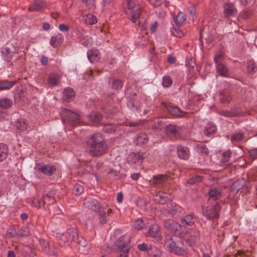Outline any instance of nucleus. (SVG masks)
<instances>
[{"mask_svg": "<svg viewBox=\"0 0 257 257\" xmlns=\"http://www.w3.org/2000/svg\"><path fill=\"white\" fill-rule=\"evenodd\" d=\"M13 105V101L10 98H2L0 99V107L3 109H8Z\"/></svg>", "mask_w": 257, "mask_h": 257, "instance_id": "nucleus-30", "label": "nucleus"}, {"mask_svg": "<svg viewBox=\"0 0 257 257\" xmlns=\"http://www.w3.org/2000/svg\"><path fill=\"white\" fill-rule=\"evenodd\" d=\"M199 238V236L197 234L195 235H190L186 239V241L190 245L195 244Z\"/></svg>", "mask_w": 257, "mask_h": 257, "instance_id": "nucleus-43", "label": "nucleus"}, {"mask_svg": "<svg viewBox=\"0 0 257 257\" xmlns=\"http://www.w3.org/2000/svg\"><path fill=\"white\" fill-rule=\"evenodd\" d=\"M123 200V194L122 193L119 192L117 195V201L118 203H121Z\"/></svg>", "mask_w": 257, "mask_h": 257, "instance_id": "nucleus-60", "label": "nucleus"}, {"mask_svg": "<svg viewBox=\"0 0 257 257\" xmlns=\"http://www.w3.org/2000/svg\"><path fill=\"white\" fill-rule=\"evenodd\" d=\"M173 196L171 193H167L162 191H158L154 197L155 202L164 204L173 199Z\"/></svg>", "mask_w": 257, "mask_h": 257, "instance_id": "nucleus-8", "label": "nucleus"}, {"mask_svg": "<svg viewBox=\"0 0 257 257\" xmlns=\"http://www.w3.org/2000/svg\"><path fill=\"white\" fill-rule=\"evenodd\" d=\"M61 76L60 75L56 73H51L48 77V83L51 86H57L60 83Z\"/></svg>", "mask_w": 257, "mask_h": 257, "instance_id": "nucleus-14", "label": "nucleus"}, {"mask_svg": "<svg viewBox=\"0 0 257 257\" xmlns=\"http://www.w3.org/2000/svg\"><path fill=\"white\" fill-rule=\"evenodd\" d=\"M165 246L170 252L178 255H184L187 253L186 245L180 240H174L170 236H167L165 240Z\"/></svg>", "mask_w": 257, "mask_h": 257, "instance_id": "nucleus-2", "label": "nucleus"}, {"mask_svg": "<svg viewBox=\"0 0 257 257\" xmlns=\"http://www.w3.org/2000/svg\"><path fill=\"white\" fill-rule=\"evenodd\" d=\"M160 227L158 224H154L152 225L148 231L146 233L147 237H151L153 238L160 237V234L159 233Z\"/></svg>", "mask_w": 257, "mask_h": 257, "instance_id": "nucleus-13", "label": "nucleus"}, {"mask_svg": "<svg viewBox=\"0 0 257 257\" xmlns=\"http://www.w3.org/2000/svg\"><path fill=\"white\" fill-rule=\"evenodd\" d=\"M231 156V152L230 150H227L223 152L220 158V162L221 163H226L228 162Z\"/></svg>", "mask_w": 257, "mask_h": 257, "instance_id": "nucleus-40", "label": "nucleus"}, {"mask_svg": "<svg viewBox=\"0 0 257 257\" xmlns=\"http://www.w3.org/2000/svg\"><path fill=\"white\" fill-rule=\"evenodd\" d=\"M35 169L37 171L42 172L48 176H51L55 170L52 166L44 164L42 165H38L37 166H36Z\"/></svg>", "mask_w": 257, "mask_h": 257, "instance_id": "nucleus-11", "label": "nucleus"}, {"mask_svg": "<svg viewBox=\"0 0 257 257\" xmlns=\"http://www.w3.org/2000/svg\"><path fill=\"white\" fill-rule=\"evenodd\" d=\"M141 124V121H134V122H130L128 123V124H126V125H128L130 127L132 126H136L139 125V124Z\"/></svg>", "mask_w": 257, "mask_h": 257, "instance_id": "nucleus-59", "label": "nucleus"}, {"mask_svg": "<svg viewBox=\"0 0 257 257\" xmlns=\"http://www.w3.org/2000/svg\"><path fill=\"white\" fill-rule=\"evenodd\" d=\"M197 150L198 152L202 156H206L209 153L208 149L204 145L198 146Z\"/></svg>", "mask_w": 257, "mask_h": 257, "instance_id": "nucleus-46", "label": "nucleus"}, {"mask_svg": "<svg viewBox=\"0 0 257 257\" xmlns=\"http://www.w3.org/2000/svg\"><path fill=\"white\" fill-rule=\"evenodd\" d=\"M167 59L168 61L171 64L174 63L175 61V58L171 55H169L168 56Z\"/></svg>", "mask_w": 257, "mask_h": 257, "instance_id": "nucleus-61", "label": "nucleus"}, {"mask_svg": "<svg viewBox=\"0 0 257 257\" xmlns=\"http://www.w3.org/2000/svg\"><path fill=\"white\" fill-rule=\"evenodd\" d=\"M239 113V111L236 109H231L229 110H222L220 112L221 115L225 117H233L237 115Z\"/></svg>", "mask_w": 257, "mask_h": 257, "instance_id": "nucleus-36", "label": "nucleus"}, {"mask_svg": "<svg viewBox=\"0 0 257 257\" xmlns=\"http://www.w3.org/2000/svg\"><path fill=\"white\" fill-rule=\"evenodd\" d=\"M247 69L248 72L252 73L255 72V66L253 61L251 60L247 61Z\"/></svg>", "mask_w": 257, "mask_h": 257, "instance_id": "nucleus-49", "label": "nucleus"}, {"mask_svg": "<svg viewBox=\"0 0 257 257\" xmlns=\"http://www.w3.org/2000/svg\"><path fill=\"white\" fill-rule=\"evenodd\" d=\"M84 205L88 209L96 212L98 211L100 209V204L95 199H88L84 202Z\"/></svg>", "mask_w": 257, "mask_h": 257, "instance_id": "nucleus-12", "label": "nucleus"}, {"mask_svg": "<svg viewBox=\"0 0 257 257\" xmlns=\"http://www.w3.org/2000/svg\"><path fill=\"white\" fill-rule=\"evenodd\" d=\"M167 208H164L165 210L169 214H173L174 211L176 209L174 208L173 204L172 203H169L167 204Z\"/></svg>", "mask_w": 257, "mask_h": 257, "instance_id": "nucleus-53", "label": "nucleus"}, {"mask_svg": "<svg viewBox=\"0 0 257 257\" xmlns=\"http://www.w3.org/2000/svg\"><path fill=\"white\" fill-rule=\"evenodd\" d=\"M172 84V80L170 76L166 75L162 78V85L165 87H170Z\"/></svg>", "mask_w": 257, "mask_h": 257, "instance_id": "nucleus-42", "label": "nucleus"}, {"mask_svg": "<svg viewBox=\"0 0 257 257\" xmlns=\"http://www.w3.org/2000/svg\"><path fill=\"white\" fill-rule=\"evenodd\" d=\"M186 15L182 12H179L174 21L177 26H179L183 25L186 21Z\"/></svg>", "mask_w": 257, "mask_h": 257, "instance_id": "nucleus-33", "label": "nucleus"}, {"mask_svg": "<svg viewBox=\"0 0 257 257\" xmlns=\"http://www.w3.org/2000/svg\"><path fill=\"white\" fill-rule=\"evenodd\" d=\"M223 58L222 53L220 52L216 53L214 57V61L215 65L223 63Z\"/></svg>", "mask_w": 257, "mask_h": 257, "instance_id": "nucleus-44", "label": "nucleus"}, {"mask_svg": "<svg viewBox=\"0 0 257 257\" xmlns=\"http://www.w3.org/2000/svg\"><path fill=\"white\" fill-rule=\"evenodd\" d=\"M111 212V209H108L107 211L103 210L98 214L99 222L101 224H104L109 220V214Z\"/></svg>", "mask_w": 257, "mask_h": 257, "instance_id": "nucleus-21", "label": "nucleus"}, {"mask_svg": "<svg viewBox=\"0 0 257 257\" xmlns=\"http://www.w3.org/2000/svg\"><path fill=\"white\" fill-rule=\"evenodd\" d=\"M137 247L141 251H146L148 249V245L145 243H139L137 245Z\"/></svg>", "mask_w": 257, "mask_h": 257, "instance_id": "nucleus-55", "label": "nucleus"}, {"mask_svg": "<svg viewBox=\"0 0 257 257\" xmlns=\"http://www.w3.org/2000/svg\"><path fill=\"white\" fill-rule=\"evenodd\" d=\"M166 108L172 114L177 116L182 117L184 115V113L182 112L179 108L172 105L171 104H168L166 105Z\"/></svg>", "mask_w": 257, "mask_h": 257, "instance_id": "nucleus-24", "label": "nucleus"}, {"mask_svg": "<svg viewBox=\"0 0 257 257\" xmlns=\"http://www.w3.org/2000/svg\"><path fill=\"white\" fill-rule=\"evenodd\" d=\"M126 235H122L118 238L116 242V246L118 247L120 257H128V253L130 250L128 238L125 240Z\"/></svg>", "mask_w": 257, "mask_h": 257, "instance_id": "nucleus-5", "label": "nucleus"}, {"mask_svg": "<svg viewBox=\"0 0 257 257\" xmlns=\"http://www.w3.org/2000/svg\"><path fill=\"white\" fill-rule=\"evenodd\" d=\"M84 191V188L82 186L78 184H75L73 188V193L76 196L81 195Z\"/></svg>", "mask_w": 257, "mask_h": 257, "instance_id": "nucleus-41", "label": "nucleus"}, {"mask_svg": "<svg viewBox=\"0 0 257 257\" xmlns=\"http://www.w3.org/2000/svg\"><path fill=\"white\" fill-rule=\"evenodd\" d=\"M143 159V155L140 153H132L130 154L128 158L129 163L131 164H141Z\"/></svg>", "mask_w": 257, "mask_h": 257, "instance_id": "nucleus-15", "label": "nucleus"}, {"mask_svg": "<svg viewBox=\"0 0 257 257\" xmlns=\"http://www.w3.org/2000/svg\"><path fill=\"white\" fill-rule=\"evenodd\" d=\"M64 95L67 101H71L74 98L75 93L72 88H66L64 91Z\"/></svg>", "mask_w": 257, "mask_h": 257, "instance_id": "nucleus-31", "label": "nucleus"}, {"mask_svg": "<svg viewBox=\"0 0 257 257\" xmlns=\"http://www.w3.org/2000/svg\"><path fill=\"white\" fill-rule=\"evenodd\" d=\"M28 123L25 118H21L16 122V127L21 131H24L27 128Z\"/></svg>", "mask_w": 257, "mask_h": 257, "instance_id": "nucleus-32", "label": "nucleus"}, {"mask_svg": "<svg viewBox=\"0 0 257 257\" xmlns=\"http://www.w3.org/2000/svg\"><path fill=\"white\" fill-rule=\"evenodd\" d=\"M57 237H59L64 242L73 241L77 242L81 246H85V240L80 235L77 230L75 228H69L65 234H57Z\"/></svg>", "mask_w": 257, "mask_h": 257, "instance_id": "nucleus-3", "label": "nucleus"}, {"mask_svg": "<svg viewBox=\"0 0 257 257\" xmlns=\"http://www.w3.org/2000/svg\"><path fill=\"white\" fill-rule=\"evenodd\" d=\"M217 128L215 124L212 122L208 123L205 126L204 133L205 136L210 137L215 133Z\"/></svg>", "mask_w": 257, "mask_h": 257, "instance_id": "nucleus-25", "label": "nucleus"}, {"mask_svg": "<svg viewBox=\"0 0 257 257\" xmlns=\"http://www.w3.org/2000/svg\"><path fill=\"white\" fill-rule=\"evenodd\" d=\"M18 235L20 237H25L29 236L31 234V231L29 228L26 227L23 229L20 233H19Z\"/></svg>", "mask_w": 257, "mask_h": 257, "instance_id": "nucleus-50", "label": "nucleus"}, {"mask_svg": "<svg viewBox=\"0 0 257 257\" xmlns=\"http://www.w3.org/2000/svg\"><path fill=\"white\" fill-rule=\"evenodd\" d=\"M150 4L154 6H158L161 5L160 0H149Z\"/></svg>", "mask_w": 257, "mask_h": 257, "instance_id": "nucleus-57", "label": "nucleus"}, {"mask_svg": "<svg viewBox=\"0 0 257 257\" xmlns=\"http://www.w3.org/2000/svg\"><path fill=\"white\" fill-rule=\"evenodd\" d=\"M166 134L171 137H178L180 135L179 128L174 125L170 124L165 128Z\"/></svg>", "mask_w": 257, "mask_h": 257, "instance_id": "nucleus-16", "label": "nucleus"}, {"mask_svg": "<svg viewBox=\"0 0 257 257\" xmlns=\"http://www.w3.org/2000/svg\"><path fill=\"white\" fill-rule=\"evenodd\" d=\"M63 41V36L61 34H58L52 37L50 40V45L53 47H56L62 43Z\"/></svg>", "mask_w": 257, "mask_h": 257, "instance_id": "nucleus-26", "label": "nucleus"}, {"mask_svg": "<svg viewBox=\"0 0 257 257\" xmlns=\"http://www.w3.org/2000/svg\"><path fill=\"white\" fill-rule=\"evenodd\" d=\"M136 101L129 100L127 101V105L128 107L131 110L133 111H138L139 108L137 106H136Z\"/></svg>", "mask_w": 257, "mask_h": 257, "instance_id": "nucleus-51", "label": "nucleus"}, {"mask_svg": "<svg viewBox=\"0 0 257 257\" xmlns=\"http://www.w3.org/2000/svg\"><path fill=\"white\" fill-rule=\"evenodd\" d=\"M88 117L90 120L94 123H99L102 119V115L97 112H92L88 115Z\"/></svg>", "mask_w": 257, "mask_h": 257, "instance_id": "nucleus-29", "label": "nucleus"}, {"mask_svg": "<svg viewBox=\"0 0 257 257\" xmlns=\"http://www.w3.org/2000/svg\"><path fill=\"white\" fill-rule=\"evenodd\" d=\"M16 83V81H9L5 80L0 82V89L7 90L10 89Z\"/></svg>", "mask_w": 257, "mask_h": 257, "instance_id": "nucleus-35", "label": "nucleus"}, {"mask_svg": "<svg viewBox=\"0 0 257 257\" xmlns=\"http://www.w3.org/2000/svg\"><path fill=\"white\" fill-rule=\"evenodd\" d=\"M158 27V23L155 22L151 26V31L152 33H155Z\"/></svg>", "mask_w": 257, "mask_h": 257, "instance_id": "nucleus-58", "label": "nucleus"}, {"mask_svg": "<svg viewBox=\"0 0 257 257\" xmlns=\"http://www.w3.org/2000/svg\"><path fill=\"white\" fill-rule=\"evenodd\" d=\"M121 81L118 79H113L111 82V87L113 89H118L122 87Z\"/></svg>", "mask_w": 257, "mask_h": 257, "instance_id": "nucleus-47", "label": "nucleus"}, {"mask_svg": "<svg viewBox=\"0 0 257 257\" xmlns=\"http://www.w3.org/2000/svg\"><path fill=\"white\" fill-rule=\"evenodd\" d=\"M134 141L137 145H143L148 143L149 138L146 134L140 133L135 138Z\"/></svg>", "mask_w": 257, "mask_h": 257, "instance_id": "nucleus-22", "label": "nucleus"}, {"mask_svg": "<svg viewBox=\"0 0 257 257\" xmlns=\"http://www.w3.org/2000/svg\"><path fill=\"white\" fill-rule=\"evenodd\" d=\"M9 150L8 147L2 143L0 144V163L4 161L8 157Z\"/></svg>", "mask_w": 257, "mask_h": 257, "instance_id": "nucleus-28", "label": "nucleus"}, {"mask_svg": "<svg viewBox=\"0 0 257 257\" xmlns=\"http://www.w3.org/2000/svg\"><path fill=\"white\" fill-rule=\"evenodd\" d=\"M202 177L200 176H196L194 177H193L192 178H190L189 180H188V183L190 184H194L197 182H200L202 180Z\"/></svg>", "mask_w": 257, "mask_h": 257, "instance_id": "nucleus-52", "label": "nucleus"}, {"mask_svg": "<svg viewBox=\"0 0 257 257\" xmlns=\"http://www.w3.org/2000/svg\"><path fill=\"white\" fill-rule=\"evenodd\" d=\"M171 32L174 36L179 38H182L184 36V33L180 30L178 27H174L173 29H172Z\"/></svg>", "mask_w": 257, "mask_h": 257, "instance_id": "nucleus-45", "label": "nucleus"}, {"mask_svg": "<svg viewBox=\"0 0 257 257\" xmlns=\"http://www.w3.org/2000/svg\"><path fill=\"white\" fill-rule=\"evenodd\" d=\"M58 29L59 30L63 32H68L69 30V27L68 26L64 24H60L58 26Z\"/></svg>", "mask_w": 257, "mask_h": 257, "instance_id": "nucleus-54", "label": "nucleus"}, {"mask_svg": "<svg viewBox=\"0 0 257 257\" xmlns=\"http://www.w3.org/2000/svg\"><path fill=\"white\" fill-rule=\"evenodd\" d=\"M83 19L85 23L87 25H93L97 22L96 17L90 14L84 16Z\"/></svg>", "mask_w": 257, "mask_h": 257, "instance_id": "nucleus-34", "label": "nucleus"}, {"mask_svg": "<svg viewBox=\"0 0 257 257\" xmlns=\"http://www.w3.org/2000/svg\"><path fill=\"white\" fill-rule=\"evenodd\" d=\"M117 126L112 124H106L103 126V130L104 132L113 134L116 130Z\"/></svg>", "mask_w": 257, "mask_h": 257, "instance_id": "nucleus-39", "label": "nucleus"}, {"mask_svg": "<svg viewBox=\"0 0 257 257\" xmlns=\"http://www.w3.org/2000/svg\"><path fill=\"white\" fill-rule=\"evenodd\" d=\"M223 15L225 17L235 16L237 14V10L234 5L231 3H225L223 6Z\"/></svg>", "mask_w": 257, "mask_h": 257, "instance_id": "nucleus-10", "label": "nucleus"}, {"mask_svg": "<svg viewBox=\"0 0 257 257\" xmlns=\"http://www.w3.org/2000/svg\"><path fill=\"white\" fill-rule=\"evenodd\" d=\"M168 180L166 175H158L153 177L152 182L157 186L163 185Z\"/></svg>", "mask_w": 257, "mask_h": 257, "instance_id": "nucleus-23", "label": "nucleus"}, {"mask_svg": "<svg viewBox=\"0 0 257 257\" xmlns=\"http://www.w3.org/2000/svg\"><path fill=\"white\" fill-rule=\"evenodd\" d=\"M243 138V134L241 133H236L233 134L231 138L232 142H238L241 141Z\"/></svg>", "mask_w": 257, "mask_h": 257, "instance_id": "nucleus-48", "label": "nucleus"}, {"mask_svg": "<svg viewBox=\"0 0 257 257\" xmlns=\"http://www.w3.org/2000/svg\"><path fill=\"white\" fill-rule=\"evenodd\" d=\"M87 57L91 63H94L99 60V52L97 49H91L87 51Z\"/></svg>", "mask_w": 257, "mask_h": 257, "instance_id": "nucleus-20", "label": "nucleus"}, {"mask_svg": "<svg viewBox=\"0 0 257 257\" xmlns=\"http://www.w3.org/2000/svg\"><path fill=\"white\" fill-rule=\"evenodd\" d=\"M45 6V4L43 0H35L30 7V10L32 11H36L43 8Z\"/></svg>", "mask_w": 257, "mask_h": 257, "instance_id": "nucleus-27", "label": "nucleus"}, {"mask_svg": "<svg viewBox=\"0 0 257 257\" xmlns=\"http://www.w3.org/2000/svg\"><path fill=\"white\" fill-rule=\"evenodd\" d=\"M195 218L193 214L185 215L181 219V222L183 225L192 226L195 221Z\"/></svg>", "mask_w": 257, "mask_h": 257, "instance_id": "nucleus-19", "label": "nucleus"}, {"mask_svg": "<svg viewBox=\"0 0 257 257\" xmlns=\"http://www.w3.org/2000/svg\"><path fill=\"white\" fill-rule=\"evenodd\" d=\"M220 209L218 203H216L214 206H208L204 215L209 219L217 218L218 216Z\"/></svg>", "mask_w": 257, "mask_h": 257, "instance_id": "nucleus-9", "label": "nucleus"}, {"mask_svg": "<svg viewBox=\"0 0 257 257\" xmlns=\"http://www.w3.org/2000/svg\"><path fill=\"white\" fill-rule=\"evenodd\" d=\"M43 28L44 30L47 31L50 29V25L49 24L46 23L43 24Z\"/></svg>", "mask_w": 257, "mask_h": 257, "instance_id": "nucleus-64", "label": "nucleus"}, {"mask_svg": "<svg viewBox=\"0 0 257 257\" xmlns=\"http://www.w3.org/2000/svg\"><path fill=\"white\" fill-rule=\"evenodd\" d=\"M139 177V173H134L131 175V178L134 180H137Z\"/></svg>", "mask_w": 257, "mask_h": 257, "instance_id": "nucleus-63", "label": "nucleus"}, {"mask_svg": "<svg viewBox=\"0 0 257 257\" xmlns=\"http://www.w3.org/2000/svg\"><path fill=\"white\" fill-rule=\"evenodd\" d=\"M216 70L218 74L224 77H228L229 76L227 67L223 63L215 65Z\"/></svg>", "mask_w": 257, "mask_h": 257, "instance_id": "nucleus-18", "label": "nucleus"}, {"mask_svg": "<svg viewBox=\"0 0 257 257\" xmlns=\"http://www.w3.org/2000/svg\"><path fill=\"white\" fill-rule=\"evenodd\" d=\"M112 0H102V4L105 6L109 4ZM128 8L131 13V21L135 23L140 17L141 8L138 6H135L132 0H126Z\"/></svg>", "mask_w": 257, "mask_h": 257, "instance_id": "nucleus-4", "label": "nucleus"}, {"mask_svg": "<svg viewBox=\"0 0 257 257\" xmlns=\"http://www.w3.org/2000/svg\"><path fill=\"white\" fill-rule=\"evenodd\" d=\"M250 157L253 159L257 158V148L256 149H251L249 151Z\"/></svg>", "mask_w": 257, "mask_h": 257, "instance_id": "nucleus-56", "label": "nucleus"}, {"mask_svg": "<svg viewBox=\"0 0 257 257\" xmlns=\"http://www.w3.org/2000/svg\"><path fill=\"white\" fill-rule=\"evenodd\" d=\"M61 116L63 122H68L69 123H72L74 121L78 119L79 117V115L78 114L68 109L63 110Z\"/></svg>", "mask_w": 257, "mask_h": 257, "instance_id": "nucleus-7", "label": "nucleus"}, {"mask_svg": "<svg viewBox=\"0 0 257 257\" xmlns=\"http://www.w3.org/2000/svg\"><path fill=\"white\" fill-rule=\"evenodd\" d=\"M209 198L213 200H217L221 197V192L216 189H212L209 192Z\"/></svg>", "mask_w": 257, "mask_h": 257, "instance_id": "nucleus-38", "label": "nucleus"}, {"mask_svg": "<svg viewBox=\"0 0 257 257\" xmlns=\"http://www.w3.org/2000/svg\"><path fill=\"white\" fill-rule=\"evenodd\" d=\"M86 144L90 154L93 156L103 154L107 150V146L100 133H95L88 138Z\"/></svg>", "mask_w": 257, "mask_h": 257, "instance_id": "nucleus-1", "label": "nucleus"}, {"mask_svg": "<svg viewBox=\"0 0 257 257\" xmlns=\"http://www.w3.org/2000/svg\"><path fill=\"white\" fill-rule=\"evenodd\" d=\"M41 62L42 64L43 65H46L48 63V59L45 56H42L41 58Z\"/></svg>", "mask_w": 257, "mask_h": 257, "instance_id": "nucleus-62", "label": "nucleus"}, {"mask_svg": "<svg viewBox=\"0 0 257 257\" xmlns=\"http://www.w3.org/2000/svg\"><path fill=\"white\" fill-rule=\"evenodd\" d=\"M145 226V224L141 218L136 219L132 224L133 228L137 230H141Z\"/></svg>", "mask_w": 257, "mask_h": 257, "instance_id": "nucleus-37", "label": "nucleus"}, {"mask_svg": "<svg viewBox=\"0 0 257 257\" xmlns=\"http://www.w3.org/2000/svg\"><path fill=\"white\" fill-rule=\"evenodd\" d=\"M177 154L180 159L183 160H188L190 156V152L188 149L182 146L178 147Z\"/></svg>", "mask_w": 257, "mask_h": 257, "instance_id": "nucleus-17", "label": "nucleus"}, {"mask_svg": "<svg viewBox=\"0 0 257 257\" xmlns=\"http://www.w3.org/2000/svg\"><path fill=\"white\" fill-rule=\"evenodd\" d=\"M164 226L175 235L178 236L181 234V226L174 220L172 219L165 220L164 221Z\"/></svg>", "mask_w": 257, "mask_h": 257, "instance_id": "nucleus-6", "label": "nucleus"}]
</instances>
